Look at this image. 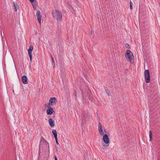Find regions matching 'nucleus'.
I'll list each match as a JSON object with an SVG mask.
<instances>
[{
	"label": "nucleus",
	"instance_id": "nucleus-1",
	"mask_svg": "<svg viewBox=\"0 0 160 160\" xmlns=\"http://www.w3.org/2000/svg\"><path fill=\"white\" fill-rule=\"evenodd\" d=\"M53 17L58 21H61L62 19V13L58 10H55L52 12Z\"/></svg>",
	"mask_w": 160,
	"mask_h": 160
},
{
	"label": "nucleus",
	"instance_id": "nucleus-2",
	"mask_svg": "<svg viewBox=\"0 0 160 160\" xmlns=\"http://www.w3.org/2000/svg\"><path fill=\"white\" fill-rule=\"evenodd\" d=\"M125 57L128 61H130L131 62V61L134 58L132 53L129 50H128L126 51Z\"/></svg>",
	"mask_w": 160,
	"mask_h": 160
},
{
	"label": "nucleus",
	"instance_id": "nucleus-3",
	"mask_svg": "<svg viewBox=\"0 0 160 160\" xmlns=\"http://www.w3.org/2000/svg\"><path fill=\"white\" fill-rule=\"evenodd\" d=\"M103 141L106 144L102 143L103 146L104 148H106L107 147H108L109 144L108 143L109 142V140L108 135L105 134H103Z\"/></svg>",
	"mask_w": 160,
	"mask_h": 160
},
{
	"label": "nucleus",
	"instance_id": "nucleus-4",
	"mask_svg": "<svg viewBox=\"0 0 160 160\" xmlns=\"http://www.w3.org/2000/svg\"><path fill=\"white\" fill-rule=\"evenodd\" d=\"M144 77L145 82L148 83L150 82V75L149 70H145L144 72Z\"/></svg>",
	"mask_w": 160,
	"mask_h": 160
},
{
	"label": "nucleus",
	"instance_id": "nucleus-5",
	"mask_svg": "<svg viewBox=\"0 0 160 160\" xmlns=\"http://www.w3.org/2000/svg\"><path fill=\"white\" fill-rule=\"evenodd\" d=\"M73 3L74 4H73V6H71V7L75 11H76L75 8V7L78 8V7L79 6V3L76 0L73 2Z\"/></svg>",
	"mask_w": 160,
	"mask_h": 160
},
{
	"label": "nucleus",
	"instance_id": "nucleus-6",
	"mask_svg": "<svg viewBox=\"0 0 160 160\" xmlns=\"http://www.w3.org/2000/svg\"><path fill=\"white\" fill-rule=\"evenodd\" d=\"M44 144V145H45L46 147H47L48 148H49V145L48 142L45 140H42L40 142V144L39 145V147H41L42 144Z\"/></svg>",
	"mask_w": 160,
	"mask_h": 160
},
{
	"label": "nucleus",
	"instance_id": "nucleus-7",
	"mask_svg": "<svg viewBox=\"0 0 160 160\" xmlns=\"http://www.w3.org/2000/svg\"><path fill=\"white\" fill-rule=\"evenodd\" d=\"M36 16L37 19L39 23L40 24L41 22V15L40 11L38 10L37 12Z\"/></svg>",
	"mask_w": 160,
	"mask_h": 160
},
{
	"label": "nucleus",
	"instance_id": "nucleus-8",
	"mask_svg": "<svg viewBox=\"0 0 160 160\" xmlns=\"http://www.w3.org/2000/svg\"><path fill=\"white\" fill-rule=\"evenodd\" d=\"M54 112V110L51 107H48V108L47 110V113L48 115L52 114Z\"/></svg>",
	"mask_w": 160,
	"mask_h": 160
},
{
	"label": "nucleus",
	"instance_id": "nucleus-9",
	"mask_svg": "<svg viewBox=\"0 0 160 160\" xmlns=\"http://www.w3.org/2000/svg\"><path fill=\"white\" fill-rule=\"evenodd\" d=\"M22 81L24 84H26L28 83V78L25 75H23L22 77Z\"/></svg>",
	"mask_w": 160,
	"mask_h": 160
},
{
	"label": "nucleus",
	"instance_id": "nucleus-10",
	"mask_svg": "<svg viewBox=\"0 0 160 160\" xmlns=\"http://www.w3.org/2000/svg\"><path fill=\"white\" fill-rule=\"evenodd\" d=\"M57 101L56 98H50V100L49 102V105H50V104H52L53 103H55L56 104V102Z\"/></svg>",
	"mask_w": 160,
	"mask_h": 160
},
{
	"label": "nucleus",
	"instance_id": "nucleus-11",
	"mask_svg": "<svg viewBox=\"0 0 160 160\" xmlns=\"http://www.w3.org/2000/svg\"><path fill=\"white\" fill-rule=\"evenodd\" d=\"M48 122L51 127H53L54 126V122L52 118H50L49 119Z\"/></svg>",
	"mask_w": 160,
	"mask_h": 160
},
{
	"label": "nucleus",
	"instance_id": "nucleus-12",
	"mask_svg": "<svg viewBox=\"0 0 160 160\" xmlns=\"http://www.w3.org/2000/svg\"><path fill=\"white\" fill-rule=\"evenodd\" d=\"M88 94L89 95V99L91 101H92L93 98L92 96V93L91 91H89L88 92Z\"/></svg>",
	"mask_w": 160,
	"mask_h": 160
},
{
	"label": "nucleus",
	"instance_id": "nucleus-13",
	"mask_svg": "<svg viewBox=\"0 0 160 160\" xmlns=\"http://www.w3.org/2000/svg\"><path fill=\"white\" fill-rule=\"evenodd\" d=\"M98 129L100 135L102 136L103 135L104 133L103 132L102 127H99Z\"/></svg>",
	"mask_w": 160,
	"mask_h": 160
},
{
	"label": "nucleus",
	"instance_id": "nucleus-14",
	"mask_svg": "<svg viewBox=\"0 0 160 160\" xmlns=\"http://www.w3.org/2000/svg\"><path fill=\"white\" fill-rule=\"evenodd\" d=\"M14 9L15 11H17L18 8V6L17 2H13Z\"/></svg>",
	"mask_w": 160,
	"mask_h": 160
},
{
	"label": "nucleus",
	"instance_id": "nucleus-15",
	"mask_svg": "<svg viewBox=\"0 0 160 160\" xmlns=\"http://www.w3.org/2000/svg\"><path fill=\"white\" fill-rule=\"evenodd\" d=\"M28 53L30 57V62H31L32 59V52L28 51Z\"/></svg>",
	"mask_w": 160,
	"mask_h": 160
},
{
	"label": "nucleus",
	"instance_id": "nucleus-16",
	"mask_svg": "<svg viewBox=\"0 0 160 160\" xmlns=\"http://www.w3.org/2000/svg\"><path fill=\"white\" fill-rule=\"evenodd\" d=\"M105 89L106 93L107 94L108 96H110L111 94L109 91L108 89V88L105 87Z\"/></svg>",
	"mask_w": 160,
	"mask_h": 160
},
{
	"label": "nucleus",
	"instance_id": "nucleus-17",
	"mask_svg": "<svg viewBox=\"0 0 160 160\" xmlns=\"http://www.w3.org/2000/svg\"><path fill=\"white\" fill-rule=\"evenodd\" d=\"M52 133L54 135V138L57 137V132L55 130H53L52 131Z\"/></svg>",
	"mask_w": 160,
	"mask_h": 160
},
{
	"label": "nucleus",
	"instance_id": "nucleus-18",
	"mask_svg": "<svg viewBox=\"0 0 160 160\" xmlns=\"http://www.w3.org/2000/svg\"><path fill=\"white\" fill-rule=\"evenodd\" d=\"M149 137L150 139V141H151L152 139V131L151 130H150L149 132Z\"/></svg>",
	"mask_w": 160,
	"mask_h": 160
},
{
	"label": "nucleus",
	"instance_id": "nucleus-19",
	"mask_svg": "<svg viewBox=\"0 0 160 160\" xmlns=\"http://www.w3.org/2000/svg\"><path fill=\"white\" fill-rule=\"evenodd\" d=\"M33 49V46L32 45H30L29 47V49L28 50V51L32 52Z\"/></svg>",
	"mask_w": 160,
	"mask_h": 160
},
{
	"label": "nucleus",
	"instance_id": "nucleus-20",
	"mask_svg": "<svg viewBox=\"0 0 160 160\" xmlns=\"http://www.w3.org/2000/svg\"><path fill=\"white\" fill-rule=\"evenodd\" d=\"M130 8L131 9H132V3L131 1L130 2Z\"/></svg>",
	"mask_w": 160,
	"mask_h": 160
},
{
	"label": "nucleus",
	"instance_id": "nucleus-21",
	"mask_svg": "<svg viewBox=\"0 0 160 160\" xmlns=\"http://www.w3.org/2000/svg\"><path fill=\"white\" fill-rule=\"evenodd\" d=\"M125 46L127 48H130V47L128 43H126L125 44Z\"/></svg>",
	"mask_w": 160,
	"mask_h": 160
},
{
	"label": "nucleus",
	"instance_id": "nucleus-22",
	"mask_svg": "<svg viewBox=\"0 0 160 160\" xmlns=\"http://www.w3.org/2000/svg\"><path fill=\"white\" fill-rule=\"evenodd\" d=\"M55 138V141H56V143L57 144H58L59 143H58V141L57 137L56 138Z\"/></svg>",
	"mask_w": 160,
	"mask_h": 160
},
{
	"label": "nucleus",
	"instance_id": "nucleus-23",
	"mask_svg": "<svg viewBox=\"0 0 160 160\" xmlns=\"http://www.w3.org/2000/svg\"><path fill=\"white\" fill-rule=\"evenodd\" d=\"M52 64L53 65L54 67L55 66L54 60L52 61Z\"/></svg>",
	"mask_w": 160,
	"mask_h": 160
},
{
	"label": "nucleus",
	"instance_id": "nucleus-24",
	"mask_svg": "<svg viewBox=\"0 0 160 160\" xmlns=\"http://www.w3.org/2000/svg\"><path fill=\"white\" fill-rule=\"evenodd\" d=\"M98 127H102L101 124L100 122H99L98 123Z\"/></svg>",
	"mask_w": 160,
	"mask_h": 160
},
{
	"label": "nucleus",
	"instance_id": "nucleus-25",
	"mask_svg": "<svg viewBox=\"0 0 160 160\" xmlns=\"http://www.w3.org/2000/svg\"><path fill=\"white\" fill-rule=\"evenodd\" d=\"M32 3L34 2V0H29Z\"/></svg>",
	"mask_w": 160,
	"mask_h": 160
},
{
	"label": "nucleus",
	"instance_id": "nucleus-26",
	"mask_svg": "<svg viewBox=\"0 0 160 160\" xmlns=\"http://www.w3.org/2000/svg\"><path fill=\"white\" fill-rule=\"evenodd\" d=\"M54 158H55V160H58V159L56 156H54Z\"/></svg>",
	"mask_w": 160,
	"mask_h": 160
},
{
	"label": "nucleus",
	"instance_id": "nucleus-27",
	"mask_svg": "<svg viewBox=\"0 0 160 160\" xmlns=\"http://www.w3.org/2000/svg\"><path fill=\"white\" fill-rule=\"evenodd\" d=\"M128 69H126L125 70V72L126 73L128 71Z\"/></svg>",
	"mask_w": 160,
	"mask_h": 160
},
{
	"label": "nucleus",
	"instance_id": "nucleus-28",
	"mask_svg": "<svg viewBox=\"0 0 160 160\" xmlns=\"http://www.w3.org/2000/svg\"><path fill=\"white\" fill-rule=\"evenodd\" d=\"M94 33L92 31L91 32V34H92Z\"/></svg>",
	"mask_w": 160,
	"mask_h": 160
},
{
	"label": "nucleus",
	"instance_id": "nucleus-29",
	"mask_svg": "<svg viewBox=\"0 0 160 160\" xmlns=\"http://www.w3.org/2000/svg\"><path fill=\"white\" fill-rule=\"evenodd\" d=\"M52 61H54V60L53 58L52 57Z\"/></svg>",
	"mask_w": 160,
	"mask_h": 160
},
{
	"label": "nucleus",
	"instance_id": "nucleus-30",
	"mask_svg": "<svg viewBox=\"0 0 160 160\" xmlns=\"http://www.w3.org/2000/svg\"><path fill=\"white\" fill-rule=\"evenodd\" d=\"M32 5H33V7L34 8V6L33 5V4H32Z\"/></svg>",
	"mask_w": 160,
	"mask_h": 160
},
{
	"label": "nucleus",
	"instance_id": "nucleus-31",
	"mask_svg": "<svg viewBox=\"0 0 160 160\" xmlns=\"http://www.w3.org/2000/svg\"><path fill=\"white\" fill-rule=\"evenodd\" d=\"M104 131L105 132H106V130H104Z\"/></svg>",
	"mask_w": 160,
	"mask_h": 160
}]
</instances>
